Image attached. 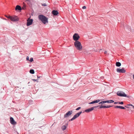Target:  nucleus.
I'll use <instances>...</instances> for the list:
<instances>
[{"label":"nucleus","instance_id":"nucleus-8","mask_svg":"<svg viewBox=\"0 0 134 134\" xmlns=\"http://www.w3.org/2000/svg\"><path fill=\"white\" fill-rule=\"evenodd\" d=\"M72 113V111H69L67 112L64 115V118H66L71 115Z\"/></svg>","mask_w":134,"mask_h":134},{"label":"nucleus","instance_id":"nucleus-34","mask_svg":"<svg viewBox=\"0 0 134 134\" xmlns=\"http://www.w3.org/2000/svg\"><path fill=\"white\" fill-rule=\"evenodd\" d=\"M32 80L34 81H37V80H36V79H32Z\"/></svg>","mask_w":134,"mask_h":134},{"label":"nucleus","instance_id":"nucleus-39","mask_svg":"<svg viewBox=\"0 0 134 134\" xmlns=\"http://www.w3.org/2000/svg\"><path fill=\"white\" fill-rule=\"evenodd\" d=\"M40 77V76H37V78H39Z\"/></svg>","mask_w":134,"mask_h":134},{"label":"nucleus","instance_id":"nucleus-1","mask_svg":"<svg viewBox=\"0 0 134 134\" xmlns=\"http://www.w3.org/2000/svg\"><path fill=\"white\" fill-rule=\"evenodd\" d=\"M39 19L41 21V22L44 24H45L46 23H48V19L44 16L43 15H39L38 16Z\"/></svg>","mask_w":134,"mask_h":134},{"label":"nucleus","instance_id":"nucleus-38","mask_svg":"<svg viewBox=\"0 0 134 134\" xmlns=\"http://www.w3.org/2000/svg\"><path fill=\"white\" fill-rule=\"evenodd\" d=\"M133 79H134V74H133Z\"/></svg>","mask_w":134,"mask_h":134},{"label":"nucleus","instance_id":"nucleus-28","mask_svg":"<svg viewBox=\"0 0 134 134\" xmlns=\"http://www.w3.org/2000/svg\"><path fill=\"white\" fill-rule=\"evenodd\" d=\"M105 101V103H110V100H107V101Z\"/></svg>","mask_w":134,"mask_h":134},{"label":"nucleus","instance_id":"nucleus-30","mask_svg":"<svg viewBox=\"0 0 134 134\" xmlns=\"http://www.w3.org/2000/svg\"><path fill=\"white\" fill-rule=\"evenodd\" d=\"M100 108H103V106L102 105H101L100 106Z\"/></svg>","mask_w":134,"mask_h":134},{"label":"nucleus","instance_id":"nucleus-35","mask_svg":"<svg viewBox=\"0 0 134 134\" xmlns=\"http://www.w3.org/2000/svg\"><path fill=\"white\" fill-rule=\"evenodd\" d=\"M107 53V51H105L104 52V54H106Z\"/></svg>","mask_w":134,"mask_h":134},{"label":"nucleus","instance_id":"nucleus-5","mask_svg":"<svg viewBox=\"0 0 134 134\" xmlns=\"http://www.w3.org/2000/svg\"><path fill=\"white\" fill-rule=\"evenodd\" d=\"M82 113V111H80L77 114H76L75 115L73 118L71 119V121H72L74 120H75L76 118H77L80 115V114Z\"/></svg>","mask_w":134,"mask_h":134},{"label":"nucleus","instance_id":"nucleus-33","mask_svg":"<svg viewBox=\"0 0 134 134\" xmlns=\"http://www.w3.org/2000/svg\"><path fill=\"white\" fill-rule=\"evenodd\" d=\"M103 108H106V106H103Z\"/></svg>","mask_w":134,"mask_h":134},{"label":"nucleus","instance_id":"nucleus-10","mask_svg":"<svg viewBox=\"0 0 134 134\" xmlns=\"http://www.w3.org/2000/svg\"><path fill=\"white\" fill-rule=\"evenodd\" d=\"M94 108L93 107L90 108H89L85 110V111L87 113H89L92 111L94 110Z\"/></svg>","mask_w":134,"mask_h":134},{"label":"nucleus","instance_id":"nucleus-15","mask_svg":"<svg viewBox=\"0 0 134 134\" xmlns=\"http://www.w3.org/2000/svg\"><path fill=\"white\" fill-rule=\"evenodd\" d=\"M67 124H66L65 125L63 126L62 127V130L63 131H64V130H65L67 127Z\"/></svg>","mask_w":134,"mask_h":134},{"label":"nucleus","instance_id":"nucleus-26","mask_svg":"<svg viewBox=\"0 0 134 134\" xmlns=\"http://www.w3.org/2000/svg\"><path fill=\"white\" fill-rule=\"evenodd\" d=\"M26 59L27 60H29V57L27 56L26 57Z\"/></svg>","mask_w":134,"mask_h":134},{"label":"nucleus","instance_id":"nucleus-12","mask_svg":"<svg viewBox=\"0 0 134 134\" xmlns=\"http://www.w3.org/2000/svg\"><path fill=\"white\" fill-rule=\"evenodd\" d=\"M100 101V100L98 99L95 100L91 102H90L89 103V104H94L96 103H97Z\"/></svg>","mask_w":134,"mask_h":134},{"label":"nucleus","instance_id":"nucleus-23","mask_svg":"<svg viewBox=\"0 0 134 134\" xmlns=\"http://www.w3.org/2000/svg\"><path fill=\"white\" fill-rule=\"evenodd\" d=\"M81 107H78V108H77L76 109V110H79L80 109H81Z\"/></svg>","mask_w":134,"mask_h":134},{"label":"nucleus","instance_id":"nucleus-36","mask_svg":"<svg viewBox=\"0 0 134 134\" xmlns=\"http://www.w3.org/2000/svg\"><path fill=\"white\" fill-rule=\"evenodd\" d=\"M118 103V102H115L114 103V104H117Z\"/></svg>","mask_w":134,"mask_h":134},{"label":"nucleus","instance_id":"nucleus-22","mask_svg":"<svg viewBox=\"0 0 134 134\" xmlns=\"http://www.w3.org/2000/svg\"><path fill=\"white\" fill-rule=\"evenodd\" d=\"M113 106H111V105H108V106H106V108H109L111 107H112Z\"/></svg>","mask_w":134,"mask_h":134},{"label":"nucleus","instance_id":"nucleus-41","mask_svg":"<svg viewBox=\"0 0 134 134\" xmlns=\"http://www.w3.org/2000/svg\"><path fill=\"white\" fill-rule=\"evenodd\" d=\"M125 107H126V108H128V107H127V106H125Z\"/></svg>","mask_w":134,"mask_h":134},{"label":"nucleus","instance_id":"nucleus-18","mask_svg":"<svg viewBox=\"0 0 134 134\" xmlns=\"http://www.w3.org/2000/svg\"><path fill=\"white\" fill-rule=\"evenodd\" d=\"M30 73L33 74L34 73V71L33 69H31L30 71Z\"/></svg>","mask_w":134,"mask_h":134},{"label":"nucleus","instance_id":"nucleus-17","mask_svg":"<svg viewBox=\"0 0 134 134\" xmlns=\"http://www.w3.org/2000/svg\"><path fill=\"white\" fill-rule=\"evenodd\" d=\"M121 63L119 62H117L116 63V65L117 66L120 67L121 65Z\"/></svg>","mask_w":134,"mask_h":134},{"label":"nucleus","instance_id":"nucleus-29","mask_svg":"<svg viewBox=\"0 0 134 134\" xmlns=\"http://www.w3.org/2000/svg\"><path fill=\"white\" fill-rule=\"evenodd\" d=\"M82 8L83 9H85L86 8V7L85 6H83L82 7Z\"/></svg>","mask_w":134,"mask_h":134},{"label":"nucleus","instance_id":"nucleus-24","mask_svg":"<svg viewBox=\"0 0 134 134\" xmlns=\"http://www.w3.org/2000/svg\"><path fill=\"white\" fill-rule=\"evenodd\" d=\"M100 106V105H97L96 106H94V107H93L94 108H97Z\"/></svg>","mask_w":134,"mask_h":134},{"label":"nucleus","instance_id":"nucleus-6","mask_svg":"<svg viewBox=\"0 0 134 134\" xmlns=\"http://www.w3.org/2000/svg\"><path fill=\"white\" fill-rule=\"evenodd\" d=\"M33 21V20L32 19H30V18H29L27 20V26H29L31 25L32 24Z\"/></svg>","mask_w":134,"mask_h":134},{"label":"nucleus","instance_id":"nucleus-14","mask_svg":"<svg viewBox=\"0 0 134 134\" xmlns=\"http://www.w3.org/2000/svg\"><path fill=\"white\" fill-rule=\"evenodd\" d=\"M21 7L19 5H16L15 8V10H21Z\"/></svg>","mask_w":134,"mask_h":134},{"label":"nucleus","instance_id":"nucleus-32","mask_svg":"<svg viewBox=\"0 0 134 134\" xmlns=\"http://www.w3.org/2000/svg\"><path fill=\"white\" fill-rule=\"evenodd\" d=\"M102 104H103V103H105V101H102Z\"/></svg>","mask_w":134,"mask_h":134},{"label":"nucleus","instance_id":"nucleus-3","mask_svg":"<svg viewBox=\"0 0 134 134\" xmlns=\"http://www.w3.org/2000/svg\"><path fill=\"white\" fill-rule=\"evenodd\" d=\"M117 94L119 96L121 97H124L129 98V96H127L124 92L122 91H119L117 92Z\"/></svg>","mask_w":134,"mask_h":134},{"label":"nucleus","instance_id":"nucleus-16","mask_svg":"<svg viewBox=\"0 0 134 134\" xmlns=\"http://www.w3.org/2000/svg\"><path fill=\"white\" fill-rule=\"evenodd\" d=\"M115 108H119L122 109H125V108L124 107L121 106H117L115 107Z\"/></svg>","mask_w":134,"mask_h":134},{"label":"nucleus","instance_id":"nucleus-37","mask_svg":"<svg viewBox=\"0 0 134 134\" xmlns=\"http://www.w3.org/2000/svg\"><path fill=\"white\" fill-rule=\"evenodd\" d=\"M102 104V102H100L99 103V104Z\"/></svg>","mask_w":134,"mask_h":134},{"label":"nucleus","instance_id":"nucleus-13","mask_svg":"<svg viewBox=\"0 0 134 134\" xmlns=\"http://www.w3.org/2000/svg\"><path fill=\"white\" fill-rule=\"evenodd\" d=\"M52 14L54 15H57L58 14V12L57 11L54 10L52 12Z\"/></svg>","mask_w":134,"mask_h":134},{"label":"nucleus","instance_id":"nucleus-7","mask_svg":"<svg viewBox=\"0 0 134 134\" xmlns=\"http://www.w3.org/2000/svg\"><path fill=\"white\" fill-rule=\"evenodd\" d=\"M10 20L13 21H18L19 19L17 16H14L13 17L11 16Z\"/></svg>","mask_w":134,"mask_h":134},{"label":"nucleus","instance_id":"nucleus-40","mask_svg":"<svg viewBox=\"0 0 134 134\" xmlns=\"http://www.w3.org/2000/svg\"><path fill=\"white\" fill-rule=\"evenodd\" d=\"M26 0V1H28V2H29L30 1V0Z\"/></svg>","mask_w":134,"mask_h":134},{"label":"nucleus","instance_id":"nucleus-31","mask_svg":"<svg viewBox=\"0 0 134 134\" xmlns=\"http://www.w3.org/2000/svg\"><path fill=\"white\" fill-rule=\"evenodd\" d=\"M127 105H129V106H133V105L132 104H128Z\"/></svg>","mask_w":134,"mask_h":134},{"label":"nucleus","instance_id":"nucleus-9","mask_svg":"<svg viewBox=\"0 0 134 134\" xmlns=\"http://www.w3.org/2000/svg\"><path fill=\"white\" fill-rule=\"evenodd\" d=\"M117 72L119 73H125L126 72L125 70L124 69V68H122V69H120L119 68H118L116 69Z\"/></svg>","mask_w":134,"mask_h":134},{"label":"nucleus","instance_id":"nucleus-42","mask_svg":"<svg viewBox=\"0 0 134 134\" xmlns=\"http://www.w3.org/2000/svg\"><path fill=\"white\" fill-rule=\"evenodd\" d=\"M133 107V108L134 109V106L133 105V106H132Z\"/></svg>","mask_w":134,"mask_h":134},{"label":"nucleus","instance_id":"nucleus-21","mask_svg":"<svg viewBox=\"0 0 134 134\" xmlns=\"http://www.w3.org/2000/svg\"><path fill=\"white\" fill-rule=\"evenodd\" d=\"M42 6H47V4L46 3L42 4Z\"/></svg>","mask_w":134,"mask_h":134},{"label":"nucleus","instance_id":"nucleus-19","mask_svg":"<svg viewBox=\"0 0 134 134\" xmlns=\"http://www.w3.org/2000/svg\"><path fill=\"white\" fill-rule=\"evenodd\" d=\"M33 61V58H30V60H29V61H30V62H32Z\"/></svg>","mask_w":134,"mask_h":134},{"label":"nucleus","instance_id":"nucleus-27","mask_svg":"<svg viewBox=\"0 0 134 134\" xmlns=\"http://www.w3.org/2000/svg\"><path fill=\"white\" fill-rule=\"evenodd\" d=\"M110 103H113L114 102V101L112 100H110Z\"/></svg>","mask_w":134,"mask_h":134},{"label":"nucleus","instance_id":"nucleus-2","mask_svg":"<svg viewBox=\"0 0 134 134\" xmlns=\"http://www.w3.org/2000/svg\"><path fill=\"white\" fill-rule=\"evenodd\" d=\"M74 46L76 49L78 50L81 51L82 46L81 43L79 41H75L74 43Z\"/></svg>","mask_w":134,"mask_h":134},{"label":"nucleus","instance_id":"nucleus-25","mask_svg":"<svg viewBox=\"0 0 134 134\" xmlns=\"http://www.w3.org/2000/svg\"><path fill=\"white\" fill-rule=\"evenodd\" d=\"M119 104H124L123 102H119L118 103Z\"/></svg>","mask_w":134,"mask_h":134},{"label":"nucleus","instance_id":"nucleus-4","mask_svg":"<svg viewBox=\"0 0 134 134\" xmlns=\"http://www.w3.org/2000/svg\"><path fill=\"white\" fill-rule=\"evenodd\" d=\"M80 36L77 33L73 35V39L75 41H78V40L80 38Z\"/></svg>","mask_w":134,"mask_h":134},{"label":"nucleus","instance_id":"nucleus-11","mask_svg":"<svg viewBox=\"0 0 134 134\" xmlns=\"http://www.w3.org/2000/svg\"><path fill=\"white\" fill-rule=\"evenodd\" d=\"M10 121L11 123L12 124H15L16 123L14 120L13 118L12 117L10 118Z\"/></svg>","mask_w":134,"mask_h":134},{"label":"nucleus","instance_id":"nucleus-20","mask_svg":"<svg viewBox=\"0 0 134 134\" xmlns=\"http://www.w3.org/2000/svg\"><path fill=\"white\" fill-rule=\"evenodd\" d=\"M5 16L6 18L9 19H10V18H11V16Z\"/></svg>","mask_w":134,"mask_h":134}]
</instances>
